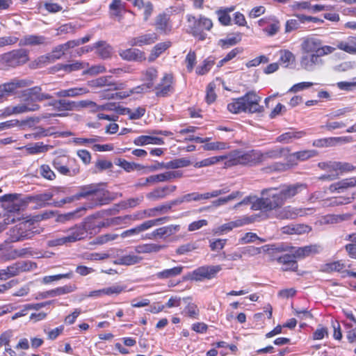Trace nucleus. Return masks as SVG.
<instances>
[{
	"instance_id": "nucleus-33",
	"label": "nucleus",
	"mask_w": 356,
	"mask_h": 356,
	"mask_svg": "<svg viewBox=\"0 0 356 356\" xmlns=\"http://www.w3.org/2000/svg\"><path fill=\"white\" fill-rule=\"evenodd\" d=\"M15 194H6L0 197L1 202H8L7 206L8 212L10 213H18L21 210L22 204L15 202Z\"/></svg>"
},
{
	"instance_id": "nucleus-20",
	"label": "nucleus",
	"mask_w": 356,
	"mask_h": 356,
	"mask_svg": "<svg viewBox=\"0 0 356 356\" xmlns=\"http://www.w3.org/2000/svg\"><path fill=\"white\" fill-rule=\"evenodd\" d=\"M65 232L67 233L65 236L69 243L81 241L87 236L86 224V222L76 224L65 231Z\"/></svg>"
},
{
	"instance_id": "nucleus-62",
	"label": "nucleus",
	"mask_w": 356,
	"mask_h": 356,
	"mask_svg": "<svg viewBox=\"0 0 356 356\" xmlns=\"http://www.w3.org/2000/svg\"><path fill=\"white\" fill-rule=\"evenodd\" d=\"M302 257L304 258L318 253L321 251V246L316 244L303 246Z\"/></svg>"
},
{
	"instance_id": "nucleus-49",
	"label": "nucleus",
	"mask_w": 356,
	"mask_h": 356,
	"mask_svg": "<svg viewBox=\"0 0 356 356\" xmlns=\"http://www.w3.org/2000/svg\"><path fill=\"white\" fill-rule=\"evenodd\" d=\"M317 155V152L314 149L302 150L292 153L290 156L292 159L304 161Z\"/></svg>"
},
{
	"instance_id": "nucleus-3",
	"label": "nucleus",
	"mask_w": 356,
	"mask_h": 356,
	"mask_svg": "<svg viewBox=\"0 0 356 356\" xmlns=\"http://www.w3.org/2000/svg\"><path fill=\"white\" fill-rule=\"evenodd\" d=\"M225 156V165L231 167L237 165H254L261 162V152L259 150H234Z\"/></svg>"
},
{
	"instance_id": "nucleus-26",
	"label": "nucleus",
	"mask_w": 356,
	"mask_h": 356,
	"mask_svg": "<svg viewBox=\"0 0 356 356\" xmlns=\"http://www.w3.org/2000/svg\"><path fill=\"white\" fill-rule=\"evenodd\" d=\"M122 59L129 61H142L145 60L144 52L138 49H127L120 51Z\"/></svg>"
},
{
	"instance_id": "nucleus-44",
	"label": "nucleus",
	"mask_w": 356,
	"mask_h": 356,
	"mask_svg": "<svg viewBox=\"0 0 356 356\" xmlns=\"http://www.w3.org/2000/svg\"><path fill=\"white\" fill-rule=\"evenodd\" d=\"M60 46L59 44L54 48L51 54L40 56L39 58V62L53 63L60 58L65 54V51L63 49H60Z\"/></svg>"
},
{
	"instance_id": "nucleus-4",
	"label": "nucleus",
	"mask_w": 356,
	"mask_h": 356,
	"mask_svg": "<svg viewBox=\"0 0 356 356\" xmlns=\"http://www.w3.org/2000/svg\"><path fill=\"white\" fill-rule=\"evenodd\" d=\"M261 197L256 198L255 202L251 206V209L271 211L284 204L277 188L264 189L261 191Z\"/></svg>"
},
{
	"instance_id": "nucleus-35",
	"label": "nucleus",
	"mask_w": 356,
	"mask_h": 356,
	"mask_svg": "<svg viewBox=\"0 0 356 356\" xmlns=\"http://www.w3.org/2000/svg\"><path fill=\"white\" fill-rule=\"evenodd\" d=\"M165 245L156 243H146L135 247V251L138 254L159 252L163 250Z\"/></svg>"
},
{
	"instance_id": "nucleus-61",
	"label": "nucleus",
	"mask_w": 356,
	"mask_h": 356,
	"mask_svg": "<svg viewBox=\"0 0 356 356\" xmlns=\"http://www.w3.org/2000/svg\"><path fill=\"white\" fill-rule=\"evenodd\" d=\"M48 135L47 131L42 127H37L32 133L26 134L24 138L26 139H40Z\"/></svg>"
},
{
	"instance_id": "nucleus-46",
	"label": "nucleus",
	"mask_w": 356,
	"mask_h": 356,
	"mask_svg": "<svg viewBox=\"0 0 356 356\" xmlns=\"http://www.w3.org/2000/svg\"><path fill=\"white\" fill-rule=\"evenodd\" d=\"M25 148L29 154H37L40 153H44L49 150V146L44 145L42 142H38L33 144L27 145L24 147H19V149Z\"/></svg>"
},
{
	"instance_id": "nucleus-59",
	"label": "nucleus",
	"mask_w": 356,
	"mask_h": 356,
	"mask_svg": "<svg viewBox=\"0 0 356 356\" xmlns=\"http://www.w3.org/2000/svg\"><path fill=\"white\" fill-rule=\"evenodd\" d=\"M216 84L214 82H211L207 87L206 102L208 104H211L215 102L216 95L215 92Z\"/></svg>"
},
{
	"instance_id": "nucleus-55",
	"label": "nucleus",
	"mask_w": 356,
	"mask_h": 356,
	"mask_svg": "<svg viewBox=\"0 0 356 356\" xmlns=\"http://www.w3.org/2000/svg\"><path fill=\"white\" fill-rule=\"evenodd\" d=\"M241 40V34L236 35L228 36L225 39H222L219 41L220 45L222 48L225 49L229 47L233 46L238 43Z\"/></svg>"
},
{
	"instance_id": "nucleus-15",
	"label": "nucleus",
	"mask_w": 356,
	"mask_h": 356,
	"mask_svg": "<svg viewBox=\"0 0 356 356\" xmlns=\"http://www.w3.org/2000/svg\"><path fill=\"white\" fill-rule=\"evenodd\" d=\"M184 268V267L182 266H177L171 268H166L156 273L155 276L156 278L160 280H168V286L174 287L180 282L179 280H177L175 278L181 274Z\"/></svg>"
},
{
	"instance_id": "nucleus-54",
	"label": "nucleus",
	"mask_w": 356,
	"mask_h": 356,
	"mask_svg": "<svg viewBox=\"0 0 356 356\" xmlns=\"http://www.w3.org/2000/svg\"><path fill=\"white\" fill-rule=\"evenodd\" d=\"M351 141L350 136L325 138V147H332L338 143H348Z\"/></svg>"
},
{
	"instance_id": "nucleus-34",
	"label": "nucleus",
	"mask_w": 356,
	"mask_h": 356,
	"mask_svg": "<svg viewBox=\"0 0 356 356\" xmlns=\"http://www.w3.org/2000/svg\"><path fill=\"white\" fill-rule=\"evenodd\" d=\"M134 143L138 146H144L148 144L163 145L164 140L161 138L151 136H140L136 138Z\"/></svg>"
},
{
	"instance_id": "nucleus-24",
	"label": "nucleus",
	"mask_w": 356,
	"mask_h": 356,
	"mask_svg": "<svg viewBox=\"0 0 356 356\" xmlns=\"http://www.w3.org/2000/svg\"><path fill=\"white\" fill-rule=\"evenodd\" d=\"M356 186V177L343 179L341 181L332 184L329 190L330 192L343 193L349 188Z\"/></svg>"
},
{
	"instance_id": "nucleus-40",
	"label": "nucleus",
	"mask_w": 356,
	"mask_h": 356,
	"mask_svg": "<svg viewBox=\"0 0 356 356\" xmlns=\"http://www.w3.org/2000/svg\"><path fill=\"white\" fill-rule=\"evenodd\" d=\"M141 260L142 257L134 253H129L118 257L114 263L118 265L131 266L139 263Z\"/></svg>"
},
{
	"instance_id": "nucleus-60",
	"label": "nucleus",
	"mask_w": 356,
	"mask_h": 356,
	"mask_svg": "<svg viewBox=\"0 0 356 356\" xmlns=\"http://www.w3.org/2000/svg\"><path fill=\"white\" fill-rule=\"evenodd\" d=\"M143 80L147 81V83H152L154 84V80L158 76V72L154 67H149L145 71L143 72Z\"/></svg>"
},
{
	"instance_id": "nucleus-14",
	"label": "nucleus",
	"mask_w": 356,
	"mask_h": 356,
	"mask_svg": "<svg viewBox=\"0 0 356 356\" xmlns=\"http://www.w3.org/2000/svg\"><path fill=\"white\" fill-rule=\"evenodd\" d=\"M49 106L53 107V109L58 112L57 113L52 114H47L45 115H42L43 118H47L51 117L56 116H65L66 111H72L76 104L74 102H71L67 99H59V100H53L48 104Z\"/></svg>"
},
{
	"instance_id": "nucleus-38",
	"label": "nucleus",
	"mask_w": 356,
	"mask_h": 356,
	"mask_svg": "<svg viewBox=\"0 0 356 356\" xmlns=\"http://www.w3.org/2000/svg\"><path fill=\"white\" fill-rule=\"evenodd\" d=\"M97 54L102 58H108L112 54V47L104 41H99L94 44Z\"/></svg>"
},
{
	"instance_id": "nucleus-39",
	"label": "nucleus",
	"mask_w": 356,
	"mask_h": 356,
	"mask_svg": "<svg viewBox=\"0 0 356 356\" xmlns=\"http://www.w3.org/2000/svg\"><path fill=\"white\" fill-rule=\"evenodd\" d=\"M296 61L295 55L288 49H283L280 51L279 62L284 67H291L293 65Z\"/></svg>"
},
{
	"instance_id": "nucleus-28",
	"label": "nucleus",
	"mask_w": 356,
	"mask_h": 356,
	"mask_svg": "<svg viewBox=\"0 0 356 356\" xmlns=\"http://www.w3.org/2000/svg\"><path fill=\"white\" fill-rule=\"evenodd\" d=\"M282 232L286 234H303L309 232L312 229L305 224H290L281 229Z\"/></svg>"
},
{
	"instance_id": "nucleus-21",
	"label": "nucleus",
	"mask_w": 356,
	"mask_h": 356,
	"mask_svg": "<svg viewBox=\"0 0 356 356\" xmlns=\"http://www.w3.org/2000/svg\"><path fill=\"white\" fill-rule=\"evenodd\" d=\"M173 76L172 74H165L161 82L155 87L157 97H165L173 92Z\"/></svg>"
},
{
	"instance_id": "nucleus-52",
	"label": "nucleus",
	"mask_w": 356,
	"mask_h": 356,
	"mask_svg": "<svg viewBox=\"0 0 356 356\" xmlns=\"http://www.w3.org/2000/svg\"><path fill=\"white\" fill-rule=\"evenodd\" d=\"M225 159V156H216L209 157L205 159H203L200 161H197L194 164V167L197 168H200L202 167L209 166L213 164H216L220 161H224Z\"/></svg>"
},
{
	"instance_id": "nucleus-64",
	"label": "nucleus",
	"mask_w": 356,
	"mask_h": 356,
	"mask_svg": "<svg viewBox=\"0 0 356 356\" xmlns=\"http://www.w3.org/2000/svg\"><path fill=\"white\" fill-rule=\"evenodd\" d=\"M41 176L47 179L53 180L56 178V175L48 165H42L40 168Z\"/></svg>"
},
{
	"instance_id": "nucleus-6",
	"label": "nucleus",
	"mask_w": 356,
	"mask_h": 356,
	"mask_svg": "<svg viewBox=\"0 0 356 356\" xmlns=\"http://www.w3.org/2000/svg\"><path fill=\"white\" fill-rule=\"evenodd\" d=\"M54 168L62 175L74 177L80 172L79 165L74 159L65 156H57L53 161Z\"/></svg>"
},
{
	"instance_id": "nucleus-41",
	"label": "nucleus",
	"mask_w": 356,
	"mask_h": 356,
	"mask_svg": "<svg viewBox=\"0 0 356 356\" xmlns=\"http://www.w3.org/2000/svg\"><path fill=\"white\" fill-rule=\"evenodd\" d=\"M89 85L94 88L109 86L110 90H117V84L111 81V76H101L89 82Z\"/></svg>"
},
{
	"instance_id": "nucleus-18",
	"label": "nucleus",
	"mask_w": 356,
	"mask_h": 356,
	"mask_svg": "<svg viewBox=\"0 0 356 356\" xmlns=\"http://www.w3.org/2000/svg\"><path fill=\"white\" fill-rule=\"evenodd\" d=\"M180 230L179 225H169L154 229L152 232L146 234L145 238L154 240L156 238L166 239L177 234Z\"/></svg>"
},
{
	"instance_id": "nucleus-56",
	"label": "nucleus",
	"mask_w": 356,
	"mask_h": 356,
	"mask_svg": "<svg viewBox=\"0 0 356 356\" xmlns=\"http://www.w3.org/2000/svg\"><path fill=\"white\" fill-rule=\"evenodd\" d=\"M116 165L121 167L122 169H124L125 171L128 172L134 171V170L136 169L141 168L140 165L136 164L135 163L129 162L123 159H118L116 163Z\"/></svg>"
},
{
	"instance_id": "nucleus-51",
	"label": "nucleus",
	"mask_w": 356,
	"mask_h": 356,
	"mask_svg": "<svg viewBox=\"0 0 356 356\" xmlns=\"http://www.w3.org/2000/svg\"><path fill=\"white\" fill-rule=\"evenodd\" d=\"M243 99L241 97L239 98L234 99L232 102L227 104V109L232 113H245V107Z\"/></svg>"
},
{
	"instance_id": "nucleus-19",
	"label": "nucleus",
	"mask_w": 356,
	"mask_h": 356,
	"mask_svg": "<svg viewBox=\"0 0 356 356\" xmlns=\"http://www.w3.org/2000/svg\"><path fill=\"white\" fill-rule=\"evenodd\" d=\"M280 195L285 203L298 193L307 188V185L301 183L284 184L277 188Z\"/></svg>"
},
{
	"instance_id": "nucleus-11",
	"label": "nucleus",
	"mask_w": 356,
	"mask_h": 356,
	"mask_svg": "<svg viewBox=\"0 0 356 356\" xmlns=\"http://www.w3.org/2000/svg\"><path fill=\"white\" fill-rule=\"evenodd\" d=\"M314 209L312 208H296L291 206H286L277 211L275 216L280 220H293L298 216H304L310 212L312 213Z\"/></svg>"
},
{
	"instance_id": "nucleus-8",
	"label": "nucleus",
	"mask_w": 356,
	"mask_h": 356,
	"mask_svg": "<svg viewBox=\"0 0 356 356\" xmlns=\"http://www.w3.org/2000/svg\"><path fill=\"white\" fill-rule=\"evenodd\" d=\"M103 184H92L82 186L79 188V192L75 194L76 200L82 197H88L89 196H95L98 199V204L102 205L104 201L102 197L106 195L108 192L102 188Z\"/></svg>"
},
{
	"instance_id": "nucleus-9",
	"label": "nucleus",
	"mask_w": 356,
	"mask_h": 356,
	"mask_svg": "<svg viewBox=\"0 0 356 356\" xmlns=\"http://www.w3.org/2000/svg\"><path fill=\"white\" fill-rule=\"evenodd\" d=\"M222 270L220 265L203 266L190 273L187 277L191 280L202 281L214 277Z\"/></svg>"
},
{
	"instance_id": "nucleus-31",
	"label": "nucleus",
	"mask_w": 356,
	"mask_h": 356,
	"mask_svg": "<svg viewBox=\"0 0 356 356\" xmlns=\"http://www.w3.org/2000/svg\"><path fill=\"white\" fill-rule=\"evenodd\" d=\"M277 262L282 265V269L284 271H295L298 268V264L294 257L289 254H285L277 259Z\"/></svg>"
},
{
	"instance_id": "nucleus-30",
	"label": "nucleus",
	"mask_w": 356,
	"mask_h": 356,
	"mask_svg": "<svg viewBox=\"0 0 356 356\" xmlns=\"http://www.w3.org/2000/svg\"><path fill=\"white\" fill-rule=\"evenodd\" d=\"M307 135L305 131H295L291 129L289 131L284 133L277 138V141L284 143H289L295 140H298Z\"/></svg>"
},
{
	"instance_id": "nucleus-47",
	"label": "nucleus",
	"mask_w": 356,
	"mask_h": 356,
	"mask_svg": "<svg viewBox=\"0 0 356 356\" xmlns=\"http://www.w3.org/2000/svg\"><path fill=\"white\" fill-rule=\"evenodd\" d=\"M169 188L168 186L159 187L146 195V197L152 201H156L165 198L168 195Z\"/></svg>"
},
{
	"instance_id": "nucleus-63",
	"label": "nucleus",
	"mask_w": 356,
	"mask_h": 356,
	"mask_svg": "<svg viewBox=\"0 0 356 356\" xmlns=\"http://www.w3.org/2000/svg\"><path fill=\"white\" fill-rule=\"evenodd\" d=\"M302 257L304 258L318 253L321 251V246L316 244L303 246Z\"/></svg>"
},
{
	"instance_id": "nucleus-7",
	"label": "nucleus",
	"mask_w": 356,
	"mask_h": 356,
	"mask_svg": "<svg viewBox=\"0 0 356 356\" xmlns=\"http://www.w3.org/2000/svg\"><path fill=\"white\" fill-rule=\"evenodd\" d=\"M37 234H40L39 229H35L29 221H23L13 227L11 236L13 241H21L31 238Z\"/></svg>"
},
{
	"instance_id": "nucleus-22",
	"label": "nucleus",
	"mask_w": 356,
	"mask_h": 356,
	"mask_svg": "<svg viewBox=\"0 0 356 356\" xmlns=\"http://www.w3.org/2000/svg\"><path fill=\"white\" fill-rule=\"evenodd\" d=\"M37 265L31 261H19L7 267V270L12 277L16 276L21 273L30 271L35 269Z\"/></svg>"
},
{
	"instance_id": "nucleus-27",
	"label": "nucleus",
	"mask_w": 356,
	"mask_h": 356,
	"mask_svg": "<svg viewBox=\"0 0 356 356\" xmlns=\"http://www.w3.org/2000/svg\"><path fill=\"white\" fill-rule=\"evenodd\" d=\"M335 48L349 54H356V38L348 37L344 40H337Z\"/></svg>"
},
{
	"instance_id": "nucleus-43",
	"label": "nucleus",
	"mask_w": 356,
	"mask_h": 356,
	"mask_svg": "<svg viewBox=\"0 0 356 356\" xmlns=\"http://www.w3.org/2000/svg\"><path fill=\"white\" fill-rule=\"evenodd\" d=\"M89 90L86 88H74L67 90H62L55 93L58 97H76L86 94Z\"/></svg>"
},
{
	"instance_id": "nucleus-50",
	"label": "nucleus",
	"mask_w": 356,
	"mask_h": 356,
	"mask_svg": "<svg viewBox=\"0 0 356 356\" xmlns=\"http://www.w3.org/2000/svg\"><path fill=\"white\" fill-rule=\"evenodd\" d=\"M339 162L337 161H328L327 171L332 172L330 175H323L320 179L322 180H334L337 179L339 173L338 172Z\"/></svg>"
},
{
	"instance_id": "nucleus-16",
	"label": "nucleus",
	"mask_w": 356,
	"mask_h": 356,
	"mask_svg": "<svg viewBox=\"0 0 356 356\" xmlns=\"http://www.w3.org/2000/svg\"><path fill=\"white\" fill-rule=\"evenodd\" d=\"M241 97L244 102L245 113H254L262 111L263 108L259 105L261 97L255 92H248Z\"/></svg>"
},
{
	"instance_id": "nucleus-17",
	"label": "nucleus",
	"mask_w": 356,
	"mask_h": 356,
	"mask_svg": "<svg viewBox=\"0 0 356 356\" xmlns=\"http://www.w3.org/2000/svg\"><path fill=\"white\" fill-rule=\"evenodd\" d=\"M188 22L191 23L190 29L193 35H197L204 30L209 31L213 26L211 20L204 16L196 19L194 16H188Z\"/></svg>"
},
{
	"instance_id": "nucleus-53",
	"label": "nucleus",
	"mask_w": 356,
	"mask_h": 356,
	"mask_svg": "<svg viewBox=\"0 0 356 356\" xmlns=\"http://www.w3.org/2000/svg\"><path fill=\"white\" fill-rule=\"evenodd\" d=\"M214 63V58L208 57L196 68V73L199 75L207 74L213 66Z\"/></svg>"
},
{
	"instance_id": "nucleus-45",
	"label": "nucleus",
	"mask_w": 356,
	"mask_h": 356,
	"mask_svg": "<svg viewBox=\"0 0 356 356\" xmlns=\"http://www.w3.org/2000/svg\"><path fill=\"white\" fill-rule=\"evenodd\" d=\"M191 161L186 158H179L172 160L166 163H161L160 167H165L166 169H177L190 165Z\"/></svg>"
},
{
	"instance_id": "nucleus-57",
	"label": "nucleus",
	"mask_w": 356,
	"mask_h": 356,
	"mask_svg": "<svg viewBox=\"0 0 356 356\" xmlns=\"http://www.w3.org/2000/svg\"><path fill=\"white\" fill-rule=\"evenodd\" d=\"M138 218L136 215H126L124 216H118L111 218V222L114 224V225H120L122 224H127L130 221H134L138 220Z\"/></svg>"
},
{
	"instance_id": "nucleus-29",
	"label": "nucleus",
	"mask_w": 356,
	"mask_h": 356,
	"mask_svg": "<svg viewBox=\"0 0 356 356\" xmlns=\"http://www.w3.org/2000/svg\"><path fill=\"white\" fill-rule=\"evenodd\" d=\"M346 264L341 261H337L327 264L325 270L330 272H341L343 276H349L356 277V272L345 270Z\"/></svg>"
},
{
	"instance_id": "nucleus-25",
	"label": "nucleus",
	"mask_w": 356,
	"mask_h": 356,
	"mask_svg": "<svg viewBox=\"0 0 356 356\" xmlns=\"http://www.w3.org/2000/svg\"><path fill=\"white\" fill-rule=\"evenodd\" d=\"M266 219L265 215L262 213L253 214L251 216H243L233 220L235 228L243 227L247 225L252 224Z\"/></svg>"
},
{
	"instance_id": "nucleus-48",
	"label": "nucleus",
	"mask_w": 356,
	"mask_h": 356,
	"mask_svg": "<svg viewBox=\"0 0 356 356\" xmlns=\"http://www.w3.org/2000/svg\"><path fill=\"white\" fill-rule=\"evenodd\" d=\"M171 46V42H163L158 43L153 48L148 60L152 62L154 61L156 58H158L163 51H165L167 49H168Z\"/></svg>"
},
{
	"instance_id": "nucleus-5",
	"label": "nucleus",
	"mask_w": 356,
	"mask_h": 356,
	"mask_svg": "<svg viewBox=\"0 0 356 356\" xmlns=\"http://www.w3.org/2000/svg\"><path fill=\"white\" fill-rule=\"evenodd\" d=\"M28 51L24 49H15L0 55V69L15 67L29 60Z\"/></svg>"
},
{
	"instance_id": "nucleus-13",
	"label": "nucleus",
	"mask_w": 356,
	"mask_h": 356,
	"mask_svg": "<svg viewBox=\"0 0 356 356\" xmlns=\"http://www.w3.org/2000/svg\"><path fill=\"white\" fill-rule=\"evenodd\" d=\"M258 25L262 27L263 32L268 37L275 35L280 29V22L274 15H270L260 19Z\"/></svg>"
},
{
	"instance_id": "nucleus-42",
	"label": "nucleus",
	"mask_w": 356,
	"mask_h": 356,
	"mask_svg": "<svg viewBox=\"0 0 356 356\" xmlns=\"http://www.w3.org/2000/svg\"><path fill=\"white\" fill-rule=\"evenodd\" d=\"M152 87H153L152 83H146L142 84L141 86H138L137 87L134 88L133 89H131L130 90L129 93L123 94V95H122V92H116L115 93H112L111 95V96L109 97V98L114 99L115 97H120V99H122V98L129 96L130 94L142 93V92L147 91V90L152 88Z\"/></svg>"
},
{
	"instance_id": "nucleus-37",
	"label": "nucleus",
	"mask_w": 356,
	"mask_h": 356,
	"mask_svg": "<svg viewBox=\"0 0 356 356\" xmlns=\"http://www.w3.org/2000/svg\"><path fill=\"white\" fill-rule=\"evenodd\" d=\"M46 38L43 35H27L19 40L20 46H34L44 43Z\"/></svg>"
},
{
	"instance_id": "nucleus-23",
	"label": "nucleus",
	"mask_w": 356,
	"mask_h": 356,
	"mask_svg": "<svg viewBox=\"0 0 356 356\" xmlns=\"http://www.w3.org/2000/svg\"><path fill=\"white\" fill-rule=\"evenodd\" d=\"M182 175L183 174L180 171H168L146 177V182L159 183L168 181L177 178H180Z\"/></svg>"
},
{
	"instance_id": "nucleus-12",
	"label": "nucleus",
	"mask_w": 356,
	"mask_h": 356,
	"mask_svg": "<svg viewBox=\"0 0 356 356\" xmlns=\"http://www.w3.org/2000/svg\"><path fill=\"white\" fill-rule=\"evenodd\" d=\"M32 83L31 81L26 79H14L10 82L0 85V99L3 101L4 98L13 94L18 88H25Z\"/></svg>"
},
{
	"instance_id": "nucleus-1",
	"label": "nucleus",
	"mask_w": 356,
	"mask_h": 356,
	"mask_svg": "<svg viewBox=\"0 0 356 356\" xmlns=\"http://www.w3.org/2000/svg\"><path fill=\"white\" fill-rule=\"evenodd\" d=\"M300 50V68L312 72L322 67L325 64L322 57L332 54L335 51L336 48L323 44V41L318 38L307 36L302 39Z\"/></svg>"
},
{
	"instance_id": "nucleus-36",
	"label": "nucleus",
	"mask_w": 356,
	"mask_h": 356,
	"mask_svg": "<svg viewBox=\"0 0 356 356\" xmlns=\"http://www.w3.org/2000/svg\"><path fill=\"white\" fill-rule=\"evenodd\" d=\"M86 211V208L82 207L76 209V210H74L73 211L68 212V213H66L64 214H60L58 216L57 221L59 222L64 223L67 221L77 219V218L81 217L82 216H83Z\"/></svg>"
},
{
	"instance_id": "nucleus-10",
	"label": "nucleus",
	"mask_w": 356,
	"mask_h": 356,
	"mask_svg": "<svg viewBox=\"0 0 356 356\" xmlns=\"http://www.w3.org/2000/svg\"><path fill=\"white\" fill-rule=\"evenodd\" d=\"M168 217H163L157 219L148 220L131 229L124 231L120 236L123 238L139 234L153 227L165 223L168 220Z\"/></svg>"
},
{
	"instance_id": "nucleus-32",
	"label": "nucleus",
	"mask_w": 356,
	"mask_h": 356,
	"mask_svg": "<svg viewBox=\"0 0 356 356\" xmlns=\"http://www.w3.org/2000/svg\"><path fill=\"white\" fill-rule=\"evenodd\" d=\"M157 40V35L156 33H147L138 37L134 38L130 44L132 46L142 47L144 45H148L154 43Z\"/></svg>"
},
{
	"instance_id": "nucleus-58",
	"label": "nucleus",
	"mask_w": 356,
	"mask_h": 356,
	"mask_svg": "<svg viewBox=\"0 0 356 356\" xmlns=\"http://www.w3.org/2000/svg\"><path fill=\"white\" fill-rule=\"evenodd\" d=\"M227 147L226 143L216 141L204 144L203 149L206 151L222 150L227 149Z\"/></svg>"
},
{
	"instance_id": "nucleus-2",
	"label": "nucleus",
	"mask_w": 356,
	"mask_h": 356,
	"mask_svg": "<svg viewBox=\"0 0 356 356\" xmlns=\"http://www.w3.org/2000/svg\"><path fill=\"white\" fill-rule=\"evenodd\" d=\"M23 102L16 106H8L4 109L6 115L21 114L38 111L40 108L36 101L42 102L50 99L52 96L50 94L42 92L40 86H34L24 90L22 93Z\"/></svg>"
}]
</instances>
